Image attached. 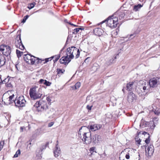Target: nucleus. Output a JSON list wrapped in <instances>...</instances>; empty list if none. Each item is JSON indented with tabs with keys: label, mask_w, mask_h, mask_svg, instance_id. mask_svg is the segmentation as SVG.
Returning a JSON list of instances; mask_svg holds the SVG:
<instances>
[{
	"label": "nucleus",
	"mask_w": 160,
	"mask_h": 160,
	"mask_svg": "<svg viewBox=\"0 0 160 160\" xmlns=\"http://www.w3.org/2000/svg\"><path fill=\"white\" fill-rule=\"evenodd\" d=\"M78 134L84 143L88 144L91 142V133L89 128L86 126L82 127L79 129Z\"/></svg>",
	"instance_id": "1"
},
{
	"label": "nucleus",
	"mask_w": 160,
	"mask_h": 160,
	"mask_svg": "<svg viewBox=\"0 0 160 160\" xmlns=\"http://www.w3.org/2000/svg\"><path fill=\"white\" fill-rule=\"evenodd\" d=\"M72 51H70L69 52V51H68V52H67V55L62 57L60 59L59 62L60 63L67 66L69 63L71 59L74 58V55L73 54V52H71Z\"/></svg>",
	"instance_id": "2"
},
{
	"label": "nucleus",
	"mask_w": 160,
	"mask_h": 160,
	"mask_svg": "<svg viewBox=\"0 0 160 160\" xmlns=\"http://www.w3.org/2000/svg\"><path fill=\"white\" fill-rule=\"evenodd\" d=\"M113 15L109 17L107 20L108 26L112 28H115L118 23V18Z\"/></svg>",
	"instance_id": "3"
},
{
	"label": "nucleus",
	"mask_w": 160,
	"mask_h": 160,
	"mask_svg": "<svg viewBox=\"0 0 160 160\" xmlns=\"http://www.w3.org/2000/svg\"><path fill=\"white\" fill-rule=\"evenodd\" d=\"M29 95L31 98L35 100L40 98L42 94L39 92L37 88L33 87L30 88Z\"/></svg>",
	"instance_id": "4"
},
{
	"label": "nucleus",
	"mask_w": 160,
	"mask_h": 160,
	"mask_svg": "<svg viewBox=\"0 0 160 160\" xmlns=\"http://www.w3.org/2000/svg\"><path fill=\"white\" fill-rule=\"evenodd\" d=\"M26 101L22 96L16 98L14 100V103L18 107H23L25 106Z\"/></svg>",
	"instance_id": "5"
},
{
	"label": "nucleus",
	"mask_w": 160,
	"mask_h": 160,
	"mask_svg": "<svg viewBox=\"0 0 160 160\" xmlns=\"http://www.w3.org/2000/svg\"><path fill=\"white\" fill-rule=\"evenodd\" d=\"M160 84V77L153 78L150 79L149 82V84L151 88H155Z\"/></svg>",
	"instance_id": "6"
},
{
	"label": "nucleus",
	"mask_w": 160,
	"mask_h": 160,
	"mask_svg": "<svg viewBox=\"0 0 160 160\" xmlns=\"http://www.w3.org/2000/svg\"><path fill=\"white\" fill-rule=\"evenodd\" d=\"M49 58H46L45 60H42L41 59H39L38 58L33 56L31 61H30V64L33 65L35 63H41L42 61H43V63H45L48 62Z\"/></svg>",
	"instance_id": "7"
},
{
	"label": "nucleus",
	"mask_w": 160,
	"mask_h": 160,
	"mask_svg": "<svg viewBox=\"0 0 160 160\" xmlns=\"http://www.w3.org/2000/svg\"><path fill=\"white\" fill-rule=\"evenodd\" d=\"M14 94L6 98L5 95H3L2 97L3 101H4V103L6 105L10 104L13 102H14Z\"/></svg>",
	"instance_id": "8"
},
{
	"label": "nucleus",
	"mask_w": 160,
	"mask_h": 160,
	"mask_svg": "<svg viewBox=\"0 0 160 160\" xmlns=\"http://www.w3.org/2000/svg\"><path fill=\"white\" fill-rule=\"evenodd\" d=\"M154 147L152 145H150L147 148H145V154L147 157L152 156L154 152Z\"/></svg>",
	"instance_id": "9"
},
{
	"label": "nucleus",
	"mask_w": 160,
	"mask_h": 160,
	"mask_svg": "<svg viewBox=\"0 0 160 160\" xmlns=\"http://www.w3.org/2000/svg\"><path fill=\"white\" fill-rule=\"evenodd\" d=\"M102 127V125L101 124H95L88 126L87 127L89 128V131L91 130L92 131H95L99 129Z\"/></svg>",
	"instance_id": "10"
},
{
	"label": "nucleus",
	"mask_w": 160,
	"mask_h": 160,
	"mask_svg": "<svg viewBox=\"0 0 160 160\" xmlns=\"http://www.w3.org/2000/svg\"><path fill=\"white\" fill-rule=\"evenodd\" d=\"M127 99L129 102H132L136 99V96L132 92H130L128 94Z\"/></svg>",
	"instance_id": "11"
},
{
	"label": "nucleus",
	"mask_w": 160,
	"mask_h": 160,
	"mask_svg": "<svg viewBox=\"0 0 160 160\" xmlns=\"http://www.w3.org/2000/svg\"><path fill=\"white\" fill-rule=\"evenodd\" d=\"M58 144L57 143L53 151L54 156L55 157H58L61 153L60 149Z\"/></svg>",
	"instance_id": "12"
},
{
	"label": "nucleus",
	"mask_w": 160,
	"mask_h": 160,
	"mask_svg": "<svg viewBox=\"0 0 160 160\" xmlns=\"http://www.w3.org/2000/svg\"><path fill=\"white\" fill-rule=\"evenodd\" d=\"M93 32L95 35L100 36L102 34L103 31L101 28H97L94 29Z\"/></svg>",
	"instance_id": "13"
},
{
	"label": "nucleus",
	"mask_w": 160,
	"mask_h": 160,
	"mask_svg": "<svg viewBox=\"0 0 160 160\" xmlns=\"http://www.w3.org/2000/svg\"><path fill=\"white\" fill-rule=\"evenodd\" d=\"M32 56L28 54H24V60L28 64H30Z\"/></svg>",
	"instance_id": "14"
},
{
	"label": "nucleus",
	"mask_w": 160,
	"mask_h": 160,
	"mask_svg": "<svg viewBox=\"0 0 160 160\" xmlns=\"http://www.w3.org/2000/svg\"><path fill=\"white\" fill-rule=\"evenodd\" d=\"M124 151L127 153L125 156L126 158L127 159H129L130 156H132L131 154L133 152V151L131 148H127L124 149Z\"/></svg>",
	"instance_id": "15"
},
{
	"label": "nucleus",
	"mask_w": 160,
	"mask_h": 160,
	"mask_svg": "<svg viewBox=\"0 0 160 160\" xmlns=\"http://www.w3.org/2000/svg\"><path fill=\"white\" fill-rule=\"evenodd\" d=\"M140 87L141 89L142 88V90H141L142 91L145 92H146L148 91L149 88L148 83L145 82L143 84H142Z\"/></svg>",
	"instance_id": "16"
},
{
	"label": "nucleus",
	"mask_w": 160,
	"mask_h": 160,
	"mask_svg": "<svg viewBox=\"0 0 160 160\" xmlns=\"http://www.w3.org/2000/svg\"><path fill=\"white\" fill-rule=\"evenodd\" d=\"M134 82H132L127 83L126 87V89L128 91H130L133 89L134 86Z\"/></svg>",
	"instance_id": "17"
},
{
	"label": "nucleus",
	"mask_w": 160,
	"mask_h": 160,
	"mask_svg": "<svg viewBox=\"0 0 160 160\" xmlns=\"http://www.w3.org/2000/svg\"><path fill=\"white\" fill-rule=\"evenodd\" d=\"M34 106L35 108H37V110L38 111H42L44 109L42 106L39 102H37L34 105Z\"/></svg>",
	"instance_id": "18"
},
{
	"label": "nucleus",
	"mask_w": 160,
	"mask_h": 160,
	"mask_svg": "<svg viewBox=\"0 0 160 160\" xmlns=\"http://www.w3.org/2000/svg\"><path fill=\"white\" fill-rule=\"evenodd\" d=\"M6 60L3 55L0 53V68L3 66L5 63Z\"/></svg>",
	"instance_id": "19"
},
{
	"label": "nucleus",
	"mask_w": 160,
	"mask_h": 160,
	"mask_svg": "<svg viewBox=\"0 0 160 160\" xmlns=\"http://www.w3.org/2000/svg\"><path fill=\"white\" fill-rule=\"evenodd\" d=\"M38 83L39 84H43L46 86H50V82L49 81H48L46 80L43 79H40L38 82Z\"/></svg>",
	"instance_id": "20"
},
{
	"label": "nucleus",
	"mask_w": 160,
	"mask_h": 160,
	"mask_svg": "<svg viewBox=\"0 0 160 160\" xmlns=\"http://www.w3.org/2000/svg\"><path fill=\"white\" fill-rule=\"evenodd\" d=\"M15 46L17 48H18L21 50H23L24 49V47L22 45L21 42L19 43L18 42H15Z\"/></svg>",
	"instance_id": "21"
},
{
	"label": "nucleus",
	"mask_w": 160,
	"mask_h": 160,
	"mask_svg": "<svg viewBox=\"0 0 160 160\" xmlns=\"http://www.w3.org/2000/svg\"><path fill=\"white\" fill-rule=\"evenodd\" d=\"M11 48L9 46L5 44L2 45L0 46V50H11Z\"/></svg>",
	"instance_id": "22"
},
{
	"label": "nucleus",
	"mask_w": 160,
	"mask_h": 160,
	"mask_svg": "<svg viewBox=\"0 0 160 160\" xmlns=\"http://www.w3.org/2000/svg\"><path fill=\"white\" fill-rule=\"evenodd\" d=\"M99 68V66L98 64L96 63H95L93 64V66L92 67L91 70L94 72H96Z\"/></svg>",
	"instance_id": "23"
},
{
	"label": "nucleus",
	"mask_w": 160,
	"mask_h": 160,
	"mask_svg": "<svg viewBox=\"0 0 160 160\" xmlns=\"http://www.w3.org/2000/svg\"><path fill=\"white\" fill-rule=\"evenodd\" d=\"M94 140V142H99L102 140V138L101 136L98 134H96L94 136V138H93Z\"/></svg>",
	"instance_id": "24"
},
{
	"label": "nucleus",
	"mask_w": 160,
	"mask_h": 160,
	"mask_svg": "<svg viewBox=\"0 0 160 160\" xmlns=\"http://www.w3.org/2000/svg\"><path fill=\"white\" fill-rule=\"evenodd\" d=\"M60 56L59 55H56L51 57V60L54 59L53 61L54 63L56 62L59 59Z\"/></svg>",
	"instance_id": "25"
},
{
	"label": "nucleus",
	"mask_w": 160,
	"mask_h": 160,
	"mask_svg": "<svg viewBox=\"0 0 160 160\" xmlns=\"http://www.w3.org/2000/svg\"><path fill=\"white\" fill-rule=\"evenodd\" d=\"M1 53L2 54L6 56H8L10 55L11 53V51H0Z\"/></svg>",
	"instance_id": "26"
},
{
	"label": "nucleus",
	"mask_w": 160,
	"mask_h": 160,
	"mask_svg": "<svg viewBox=\"0 0 160 160\" xmlns=\"http://www.w3.org/2000/svg\"><path fill=\"white\" fill-rule=\"evenodd\" d=\"M132 160H140V155L139 154L135 153L133 155Z\"/></svg>",
	"instance_id": "27"
},
{
	"label": "nucleus",
	"mask_w": 160,
	"mask_h": 160,
	"mask_svg": "<svg viewBox=\"0 0 160 160\" xmlns=\"http://www.w3.org/2000/svg\"><path fill=\"white\" fill-rule=\"evenodd\" d=\"M142 7V5L141 4L135 5L134 7L133 10L135 11H137Z\"/></svg>",
	"instance_id": "28"
},
{
	"label": "nucleus",
	"mask_w": 160,
	"mask_h": 160,
	"mask_svg": "<svg viewBox=\"0 0 160 160\" xmlns=\"http://www.w3.org/2000/svg\"><path fill=\"white\" fill-rule=\"evenodd\" d=\"M125 14L123 12H121L119 14V20L122 19L125 16Z\"/></svg>",
	"instance_id": "29"
},
{
	"label": "nucleus",
	"mask_w": 160,
	"mask_h": 160,
	"mask_svg": "<svg viewBox=\"0 0 160 160\" xmlns=\"http://www.w3.org/2000/svg\"><path fill=\"white\" fill-rule=\"evenodd\" d=\"M158 119L157 118H154L152 121L154 123V127H155L156 124H157Z\"/></svg>",
	"instance_id": "30"
},
{
	"label": "nucleus",
	"mask_w": 160,
	"mask_h": 160,
	"mask_svg": "<svg viewBox=\"0 0 160 160\" xmlns=\"http://www.w3.org/2000/svg\"><path fill=\"white\" fill-rule=\"evenodd\" d=\"M136 143L137 144L139 145L140 144V142L141 140L139 138L138 136H136L135 138Z\"/></svg>",
	"instance_id": "31"
},
{
	"label": "nucleus",
	"mask_w": 160,
	"mask_h": 160,
	"mask_svg": "<svg viewBox=\"0 0 160 160\" xmlns=\"http://www.w3.org/2000/svg\"><path fill=\"white\" fill-rule=\"evenodd\" d=\"M16 54L17 57L18 58H19L22 55L23 52H21L20 51H16Z\"/></svg>",
	"instance_id": "32"
},
{
	"label": "nucleus",
	"mask_w": 160,
	"mask_h": 160,
	"mask_svg": "<svg viewBox=\"0 0 160 160\" xmlns=\"http://www.w3.org/2000/svg\"><path fill=\"white\" fill-rule=\"evenodd\" d=\"M36 3L35 2L31 3L28 4V8L29 9H31L35 5Z\"/></svg>",
	"instance_id": "33"
},
{
	"label": "nucleus",
	"mask_w": 160,
	"mask_h": 160,
	"mask_svg": "<svg viewBox=\"0 0 160 160\" xmlns=\"http://www.w3.org/2000/svg\"><path fill=\"white\" fill-rule=\"evenodd\" d=\"M64 71V70L62 69L59 68L57 69V72L58 74H62Z\"/></svg>",
	"instance_id": "34"
},
{
	"label": "nucleus",
	"mask_w": 160,
	"mask_h": 160,
	"mask_svg": "<svg viewBox=\"0 0 160 160\" xmlns=\"http://www.w3.org/2000/svg\"><path fill=\"white\" fill-rule=\"evenodd\" d=\"M81 83L80 82H77L76 83L74 86L75 89H77L79 88L81 86Z\"/></svg>",
	"instance_id": "35"
},
{
	"label": "nucleus",
	"mask_w": 160,
	"mask_h": 160,
	"mask_svg": "<svg viewBox=\"0 0 160 160\" xmlns=\"http://www.w3.org/2000/svg\"><path fill=\"white\" fill-rule=\"evenodd\" d=\"M21 153V151L20 149H18L16 152L15 154L14 155V158H17L19 155H20Z\"/></svg>",
	"instance_id": "36"
},
{
	"label": "nucleus",
	"mask_w": 160,
	"mask_h": 160,
	"mask_svg": "<svg viewBox=\"0 0 160 160\" xmlns=\"http://www.w3.org/2000/svg\"><path fill=\"white\" fill-rule=\"evenodd\" d=\"M149 126L151 128H153L155 127H154V123L152 121L149 122Z\"/></svg>",
	"instance_id": "37"
},
{
	"label": "nucleus",
	"mask_w": 160,
	"mask_h": 160,
	"mask_svg": "<svg viewBox=\"0 0 160 160\" xmlns=\"http://www.w3.org/2000/svg\"><path fill=\"white\" fill-rule=\"evenodd\" d=\"M51 16L52 17V20H54L55 18H57V17L56 15L54 16L53 12H51Z\"/></svg>",
	"instance_id": "38"
},
{
	"label": "nucleus",
	"mask_w": 160,
	"mask_h": 160,
	"mask_svg": "<svg viewBox=\"0 0 160 160\" xmlns=\"http://www.w3.org/2000/svg\"><path fill=\"white\" fill-rule=\"evenodd\" d=\"M4 141H2L0 142V151H1L2 149V148L3 147V146L4 144Z\"/></svg>",
	"instance_id": "39"
},
{
	"label": "nucleus",
	"mask_w": 160,
	"mask_h": 160,
	"mask_svg": "<svg viewBox=\"0 0 160 160\" xmlns=\"http://www.w3.org/2000/svg\"><path fill=\"white\" fill-rule=\"evenodd\" d=\"M28 17H29L28 15H26V16H24L23 19L22 20V22L23 23H24L26 22L27 19L28 18Z\"/></svg>",
	"instance_id": "40"
},
{
	"label": "nucleus",
	"mask_w": 160,
	"mask_h": 160,
	"mask_svg": "<svg viewBox=\"0 0 160 160\" xmlns=\"http://www.w3.org/2000/svg\"><path fill=\"white\" fill-rule=\"evenodd\" d=\"M72 49H73V50H76L77 49V48L75 47L72 46L71 47H69V48H68L67 50H72Z\"/></svg>",
	"instance_id": "41"
},
{
	"label": "nucleus",
	"mask_w": 160,
	"mask_h": 160,
	"mask_svg": "<svg viewBox=\"0 0 160 160\" xmlns=\"http://www.w3.org/2000/svg\"><path fill=\"white\" fill-rule=\"evenodd\" d=\"M149 136H148V138H146L145 142L146 144H148L150 142Z\"/></svg>",
	"instance_id": "42"
},
{
	"label": "nucleus",
	"mask_w": 160,
	"mask_h": 160,
	"mask_svg": "<svg viewBox=\"0 0 160 160\" xmlns=\"http://www.w3.org/2000/svg\"><path fill=\"white\" fill-rule=\"evenodd\" d=\"M81 29L80 28H76L74 29V32H73V33H78Z\"/></svg>",
	"instance_id": "43"
},
{
	"label": "nucleus",
	"mask_w": 160,
	"mask_h": 160,
	"mask_svg": "<svg viewBox=\"0 0 160 160\" xmlns=\"http://www.w3.org/2000/svg\"><path fill=\"white\" fill-rule=\"evenodd\" d=\"M6 86L7 87L10 88L12 87V85L10 82H7L6 84Z\"/></svg>",
	"instance_id": "44"
},
{
	"label": "nucleus",
	"mask_w": 160,
	"mask_h": 160,
	"mask_svg": "<svg viewBox=\"0 0 160 160\" xmlns=\"http://www.w3.org/2000/svg\"><path fill=\"white\" fill-rule=\"evenodd\" d=\"M116 56L114 57V59L113 58H112V59H110L109 61L110 63H112L114 62H115L114 60L116 59Z\"/></svg>",
	"instance_id": "45"
},
{
	"label": "nucleus",
	"mask_w": 160,
	"mask_h": 160,
	"mask_svg": "<svg viewBox=\"0 0 160 160\" xmlns=\"http://www.w3.org/2000/svg\"><path fill=\"white\" fill-rule=\"evenodd\" d=\"M80 55V51H77V54L76 56V58H78Z\"/></svg>",
	"instance_id": "46"
},
{
	"label": "nucleus",
	"mask_w": 160,
	"mask_h": 160,
	"mask_svg": "<svg viewBox=\"0 0 160 160\" xmlns=\"http://www.w3.org/2000/svg\"><path fill=\"white\" fill-rule=\"evenodd\" d=\"M46 99L48 101V103H49L50 102V97L49 95L46 96Z\"/></svg>",
	"instance_id": "47"
},
{
	"label": "nucleus",
	"mask_w": 160,
	"mask_h": 160,
	"mask_svg": "<svg viewBox=\"0 0 160 160\" xmlns=\"http://www.w3.org/2000/svg\"><path fill=\"white\" fill-rule=\"evenodd\" d=\"M95 147H92V148H90V150L91 152H94V150H95Z\"/></svg>",
	"instance_id": "48"
},
{
	"label": "nucleus",
	"mask_w": 160,
	"mask_h": 160,
	"mask_svg": "<svg viewBox=\"0 0 160 160\" xmlns=\"http://www.w3.org/2000/svg\"><path fill=\"white\" fill-rule=\"evenodd\" d=\"M92 106H90L89 105H88L87 106V108L88 110H90L91 109L92 107Z\"/></svg>",
	"instance_id": "49"
},
{
	"label": "nucleus",
	"mask_w": 160,
	"mask_h": 160,
	"mask_svg": "<svg viewBox=\"0 0 160 160\" xmlns=\"http://www.w3.org/2000/svg\"><path fill=\"white\" fill-rule=\"evenodd\" d=\"M142 135H147L148 136H149V134L145 132H143L142 133Z\"/></svg>",
	"instance_id": "50"
},
{
	"label": "nucleus",
	"mask_w": 160,
	"mask_h": 160,
	"mask_svg": "<svg viewBox=\"0 0 160 160\" xmlns=\"http://www.w3.org/2000/svg\"><path fill=\"white\" fill-rule=\"evenodd\" d=\"M154 113L155 114L158 115L160 114V112H159L158 111H155L154 112Z\"/></svg>",
	"instance_id": "51"
},
{
	"label": "nucleus",
	"mask_w": 160,
	"mask_h": 160,
	"mask_svg": "<svg viewBox=\"0 0 160 160\" xmlns=\"http://www.w3.org/2000/svg\"><path fill=\"white\" fill-rule=\"evenodd\" d=\"M25 128L23 127H22L20 128V130L21 132H22L23 129Z\"/></svg>",
	"instance_id": "52"
},
{
	"label": "nucleus",
	"mask_w": 160,
	"mask_h": 160,
	"mask_svg": "<svg viewBox=\"0 0 160 160\" xmlns=\"http://www.w3.org/2000/svg\"><path fill=\"white\" fill-rule=\"evenodd\" d=\"M138 33V32H134L133 34H131L130 35V37H131V36H133L134 35V34H137Z\"/></svg>",
	"instance_id": "53"
},
{
	"label": "nucleus",
	"mask_w": 160,
	"mask_h": 160,
	"mask_svg": "<svg viewBox=\"0 0 160 160\" xmlns=\"http://www.w3.org/2000/svg\"><path fill=\"white\" fill-rule=\"evenodd\" d=\"M69 23L70 25H72V26H75V27H77V25H74V24H72V23H71L69 22V23Z\"/></svg>",
	"instance_id": "54"
},
{
	"label": "nucleus",
	"mask_w": 160,
	"mask_h": 160,
	"mask_svg": "<svg viewBox=\"0 0 160 160\" xmlns=\"http://www.w3.org/2000/svg\"><path fill=\"white\" fill-rule=\"evenodd\" d=\"M54 124V122H51V127Z\"/></svg>",
	"instance_id": "55"
},
{
	"label": "nucleus",
	"mask_w": 160,
	"mask_h": 160,
	"mask_svg": "<svg viewBox=\"0 0 160 160\" xmlns=\"http://www.w3.org/2000/svg\"><path fill=\"white\" fill-rule=\"evenodd\" d=\"M49 144V142H48L47 143H46V145L45 146H44L45 147H46L47 146H48Z\"/></svg>",
	"instance_id": "56"
},
{
	"label": "nucleus",
	"mask_w": 160,
	"mask_h": 160,
	"mask_svg": "<svg viewBox=\"0 0 160 160\" xmlns=\"http://www.w3.org/2000/svg\"><path fill=\"white\" fill-rule=\"evenodd\" d=\"M65 22H66L68 23H69V22H68V20L67 19H65V20H64Z\"/></svg>",
	"instance_id": "57"
},
{
	"label": "nucleus",
	"mask_w": 160,
	"mask_h": 160,
	"mask_svg": "<svg viewBox=\"0 0 160 160\" xmlns=\"http://www.w3.org/2000/svg\"><path fill=\"white\" fill-rule=\"evenodd\" d=\"M17 66H18V65H15V67H16V68H17V70H18V68Z\"/></svg>",
	"instance_id": "58"
},
{
	"label": "nucleus",
	"mask_w": 160,
	"mask_h": 160,
	"mask_svg": "<svg viewBox=\"0 0 160 160\" xmlns=\"http://www.w3.org/2000/svg\"><path fill=\"white\" fill-rule=\"evenodd\" d=\"M120 160H125L124 159H122L121 157H119Z\"/></svg>",
	"instance_id": "59"
},
{
	"label": "nucleus",
	"mask_w": 160,
	"mask_h": 160,
	"mask_svg": "<svg viewBox=\"0 0 160 160\" xmlns=\"http://www.w3.org/2000/svg\"><path fill=\"white\" fill-rule=\"evenodd\" d=\"M122 91L123 92H124V88H123L122 89Z\"/></svg>",
	"instance_id": "60"
},
{
	"label": "nucleus",
	"mask_w": 160,
	"mask_h": 160,
	"mask_svg": "<svg viewBox=\"0 0 160 160\" xmlns=\"http://www.w3.org/2000/svg\"><path fill=\"white\" fill-rule=\"evenodd\" d=\"M6 80H7V79H6L4 80H3V82H6Z\"/></svg>",
	"instance_id": "61"
},
{
	"label": "nucleus",
	"mask_w": 160,
	"mask_h": 160,
	"mask_svg": "<svg viewBox=\"0 0 160 160\" xmlns=\"http://www.w3.org/2000/svg\"><path fill=\"white\" fill-rule=\"evenodd\" d=\"M48 126L49 127H50V123H49L48 125Z\"/></svg>",
	"instance_id": "62"
},
{
	"label": "nucleus",
	"mask_w": 160,
	"mask_h": 160,
	"mask_svg": "<svg viewBox=\"0 0 160 160\" xmlns=\"http://www.w3.org/2000/svg\"><path fill=\"white\" fill-rule=\"evenodd\" d=\"M87 59H86L85 60V61H86V60H87V59Z\"/></svg>",
	"instance_id": "63"
},
{
	"label": "nucleus",
	"mask_w": 160,
	"mask_h": 160,
	"mask_svg": "<svg viewBox=\"0 0 160 160\" xmlns=\"http://www.w3.org/2000/svg\"><path fill=\"white\" fill-rule=\"evenodd\" d=\"M64 49V48H63L62 49V50H63V49Z\"/></svg>",
	"instance_id": "64"
}]
</instances>
